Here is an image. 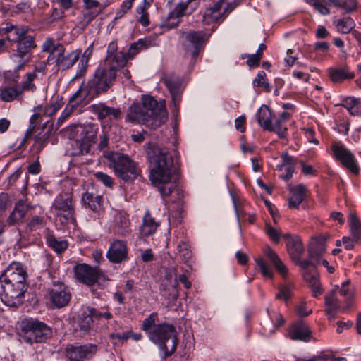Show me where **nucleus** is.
Here are the masks:
<instances>
[{"instance_id": "obj_18", "label": "nucleus", "mask_w": 361, "mask_h": 361, "mask_svg": "<svg viewBox=\"0 0 361 361\" xmlns=\"http://www.w3.org/2000/svg\"><path fill=\"white\" fill-rule=\"evenodd\" d=\"M49 293L51 303L57 308L66 306L71 298L68 287L59 281L54 283Z\"/></svg>"}, {"instance_id": "obj_2", "label": "nucleus", "mask_w": 361, "mask_h": 361, "mask_svg": "<svg viewBox=\"0 0 361 361\" xmlns=\"http://www.w3.org/2000/svg\"><path fill=\"white\" fill-rule=\"evenodd\" d=\"M159 316L157 312L151 313L142 321L141 329L146 333L148 338L158 345L162 353V359H166L174 353L177 348L178 338L176 327L169 323L156 324Z\"/></svg>"}, {"instance_id": "obj_41", "label": "nucleus", "mask_w": 361, "mask_h": 361, "mask_svg": "<svg viewBox=\"0 0 361 361\" xmlns=\"http://www.w3.org/2000/svg\"><path fill=\"white\" fill-rule=\"evenodd\" d=\"M21 94L22 91L18 90L13 87L0 88V97L4 102H11L17 99Z\"/></svg>"}, {"instance_id": "obj_33", "label": "nucleus", "mask_w": 361, "mask_h": 361, "mask_svg": "<svg viewBox=\"0 0 361 361\" xmlns=\"http://www.w3.org/2000/svg\"><path fill=\"white\" fill-rule=\"evenodd\" d=\"M350 281L349 280H346L345 281L341 283V286H338L339 293L345 298V302L346 305L343 308V312L347 311L351 306L352 301L354 296V293L353 288L350 287Z\"/></svg>"}, {"instance_id": "obj_30", "label": "nucleus", "mask_w": 361, "mask_h": 361, "mask_svg": "<svg viewBox=\"0 0 361 361\" xmlns=\"http://www.w3.org/2000/svg\"><path fill=\"white\" fill-rule=\"evenodd\" d=\"M272 112L266 105H262L256 114L259 125L264 130L271 128Z\"/></svg>"}, {"instance_id": "obj_58", "label": "nucleus", "mask_w": 361, "mask_h": 361, "mask_svg": "<svg viewBox=\"0 0 361 361\" xmlns=\"http://www.w3.org/2000/svg\"><path fill=\"white\" fill-rule=\"evenodd\" d=\"M266 233L272 241L275 243L279 242L281 238L280 232L269 224L266 225Z\"/></svg>"}, {"instance_id": "obj_17", "label": "nucleus", "mask_w": 361, "mask_h": 361, "mask_svg": "<svg viewBox=\"0 0 361 361\" xmlns=\"http://www.w3.org/2000/svg\"><path fill=\"white\" fill-rule=\"evenodd\" d=\"M26 276L27 273L23 264L20 262H13L1 274L0 279L3 280V281L13 283L18 288L19 286L26 288Z\"/></svg>"}, {"instance_id": "obj_19", "label": "nucleus", "mask_w": 361, "mask_h": 361, "mask_svg": "<svg viewBox=\"0 0 361 361\" xmlns=\"http://www.w3.org/2000/svg\"><path fill=\"white\" fill-rule=\"evenodd\" d=\"M332 150L338 159L352 173H358V166L355 156L344 145L334 144Z\"/></svg>"}, {"instance_id": "obj_42", "label": "nucleus", "mask_w": 361, "mask_h": 361, "mask_svg": "<svg viewBox=\"0 0 361 361\" xmlns=\"http://www.w3.org/2000/svg\"><path fill=\"white\" fill-rule=\"evenodd\" d=\"M94 317L92 314H90L87 310L82 313V316L80 317L79 321V326L81 331L84 334H87L90 331L92 328L93 324L92 318Z\"/></svg>"}, {"instance_id": "obj_13", "label": "nucleus", "mask_w": 361, "mask_h": 361, "mask_svg": "<svg viewBox=\"0 0 361 361\" xmlns=\"http://www.w3.org/2000/svg\"><path fill=\"white\" fill-rule=\"evenodd\" d=\"M200 1V0H187L186 2H180L178 4L173 11L168 15L164 26L167 29H171L177 26L182 16L190 14L197 8Z\"/></svg>"}, {"instance_id": "obj_34", "label": "nucleus", "mask_w": 361, "mask_h": 361, "mask_svg": "<svg viewBox=\"0 0 361 361\" xmlns=\"http://www.w3.org/2000/svg\"><path fill=\"white\" fill-rule=\"evenodd\" d=\"M348 223L350 226V234L355 243L361 240V222L357 216L350 213L349 214Z\"/></svg>"}, {"instance_id": "obj_3", "label": "nucleus", "mask_w": 361, "mask_h": 361, "mask_svg": "<svg viewBox=\"0 0 361 361\" xmlns=\"http://www.w3.org/2000/svg\"><path fill=\"white\" fill-rule=\"evenodd\" d=\"M127 119L133 123L156 129L167 119L165 101H157L149 95H143L142 103H134L128 109Z\"/></svg>"}, {"instance_id": "obj_32", "label": "nucleus", "mask_w": 361, "mask_h": 361, "mask_svg": "<svg viewBox=\"0 0 361 361\" xmlns=\"http://www.w3.org/2000/svg\"><path fill=\"white\" fill-rule=\"evenodd\" d=\"M46 241L48 246L59 254L63 252L68 247V243L66 240L58 239L49 233L46 235Z\"/></svg>"}, {"instance_id": "obj_28", "label": "nucleus", "mask_w": 361, "mask_h": 361, "mask_svg": "<svg viewBox=\"0 0 361 361\" xmlns=\"http://www.w3.org/2000/svg\"><path fill=\"white\" fill-rule=\"evenodd\" d=\"M159 226V222L152 216L149 211H147L142 218V225L140 226V233L142 237H147L153 235Z\"/></svg>"}, {"instance_id": "obj_46", "label": "nucleus", "mask_w": 361, "mask_h": 361, "mask_svg": "<svg viewBox=\"0 0 361 361\" xmlns=\"http://www.w3.org/2000/svg\"><path fill=\"white\" fill-rule=\"evenodd\" d=\"M36 78V73L35 72L27 73L26 74L25 79L22 82V88L20 90L22 91H35L36 89L35 85L33 83V80Z\"/></svg>"}, {"instance_id": "obj_7", "label": "nucleus", "mask_w": 361, "mask_h": 361, "mask_svg": "<svg viewBox=\"0 0 361 361\" xmlns=\"http://www.w3.org/2000/svg\"><path fill=\"white\" fill-rule=\"evenodd\" d=\"M75 278L88 286L97 284L100 287L106 286L108 277L99 268L91 267L85 263L78 264L73 267Z\"/></svg>"}, {"instance_id": "obj_35", "label": "nucleus", "mask_w": 361, "mask_h": 361, "mask_svg": "<svg viewBox=\"0 0 361 361\" xmlns=\"http://www.w3.org/2000/svg\"><path fill=\"white\" fill-rule=\"evenodd\" d=\"M100 195H94L91 192H85L82 197L83 204L90 208L94 212H98L101 208Z\"/></svg>"}, {"instance_id": "obj_55", "label": "nucleus", "mask_w": 361, "mask_h": 361, "mask_svg": "<svg viewBox=\"0 0 361 361\" xmlns=\"http://www.w3.org/2000/svg\"><path fill=\"white\" fill-rule=\"evenodd\" d=\"M44 226V218L38 216L32 217L30 222L27 224V227L32 231H35L40 228H42Z\"/></svg>"}, {"instance_id": "obj_61", "label": "nucleus", "mask_w": 361, "mask_h": 361, "mask_svg": "<svg viewBox=\"0 0 361 361\" xmlns=\"http://www.w3.org/2000/svg\"><path fill=\"white\" fill-rule=\"evenodd\" d=\"M145 6H142L137 9V12L140 14L139 22L144 26L147 27L149 24L148 13L146 12Z\"/></svg>"}, {"instance_id": "obj_5", "label": "nucleus", "mask_w": 361, "mask_h": 361, "mask_svg": "<svg viewBox=\"0 0 361 361\" xmlns=\"http://www.w3.org/2000/svg\"><path fill=\"white\" fill-rule=\"evenodd\" d=\"M42 51L49 54L47 61L55 59L56 66L62 70L71 68L78 60L80 53L72 51L66 54V49L61 43H55L52 38H47L44 42Z\"/></svg>"}, {"instance_id": "obj_6", "label": "nucleus", "mask_w": 361, "mask_h": 361, "mask_svg": "<svg viewBox=\"0 0 361 361\" xmlns=\"http://www.w3.org/2000/svg\"><path fill=\"white\" fill-rule=\"evenodd\" d=\"M121 68L106 62L101 63L88 81L92 92L97 96L106 92L116 81L117 71Z\"/></svg>"}, {"instance_id": "obj_29", "label": "nucleus", "mask_w": 361, "mask_h": 361, "mask_svg": "<svg viewBox=\"0 0 361 361\" xmlns=\"http://www.w3.org/2000/svg\"><path fill=\"white\" fill-rule=\"evenodd\" d=\"M290 192L291 196L288 199V207L298 208L307 197V188L304 185L299 184L290 188Z\"/></svg>"}, {"instance_id": "obj_14", "label": "nucleus", "mask_w": 361, "mask_h": 361, "mask_svg": "<svg viewBox=\"0 0 361 361\" xmlns=\"http://www.w3.org/2000/svg\"><path fill=\"white\" fill-rule=\"evenodd\" d=\"M97 351V346L94 344L81 345L78 343L68 344L65 348L66 357L70 361H84L92 358Z\"/></svg>"}, {"instance_id": "obj_59", "label": "nucleus", "mask_w": 361, "mask_h": 361, "mask_svg": "<svg viewBox=\"0 0 361 361\" xmlns=\"http://www.w3.org/2000/svg\"><path fill=\"white\" fill-rule=\"evenodd\" d=\"M173 276L175 277V279H174V282L171 285V286L176 291L177 287L178 286V278H177V270L176 268H171V269H167L166 271V274H165L166 280L171 282V280L172 279V278Z\"/></svg>"}, {"instance_id": "obj_16", "label": "nucleus", "mask_w": 361, "mask_h": 361, "mask_svg": "<svg viewBox=\"0 0 361 361\" xmlns=\"http://www.w3.org/2000/svg\"><path fill=\"white\" fill-rule=\"evenodd\" d=\"M231 5L230 3H224L223 0H219L212 6L205 10L202 16V23L209 25L217 23L219 20H224L232 11Z\"/></svg>"}, {"instance_id": "obj_27", "label": "nucleus", "mask_w": 361, "mask_h": 361, "mask_svg": "<svg viewBox=\"0 0 361 361\" xmlns=\"http://www.w3.org/2000/svg\"><path fill=\"white\" fill-rule=\"evenodd\" d=\"M96 97H97V95L92 92L90 84L88 82L87 84L83 82L80 88L70 98L69 104H72L74 106H78L85 99H92Z\"/></svg>"}, {"instance_id": "obj_31", "label": "nucleus", "mask_w": 361, "mask_h": 361, "mask_svg": "<svg viewBox=\"0 0 361 361\" xmlns=\"http://www.w3.org/2000/svg\"><path fill=\"white\" fill-rule=\"evenodd\" d=\"M27 209V205L23 201L18 202L8 217V224L13 225L21 221L25 216Z\"/></svg>"}, {"instance_id": "obj_52", "label": "nucleus", "mask_w": 361, "mask_h": 361, "mask_svg": "<svg viewBox=\"0 0 361 361\" xmlns=\"http://www.w3.org/2000/svg\"><path fill=\"white\" fill-rule=\"evenodd\" d=\"M283 121L280 119H278L274 124L271 123V128L267 129V130L274 131L280 137H285L287 133V128L283 126Z\"/></svg>"}, {"instance_id": "obj_45", "label": "nucleus", "mask_w": 361, "mask_h": 361, "mask_svg": "<svg viewBox=\"0 0 361 361\" xmlns=\"http://www.w3.org/2000/svg\"><path fill=\"white\" fill-rule=\"evenodd\" d=\"M324 238L317 239V244L315 245H311L309 248V256L311 259L319 257L325 251V247L324 245Z\"/></svg>"}, {"instance_id": "obj_22", "label": "nucleus", "mask_w": 361, "mask_h": 361, "mask_svg": "<svg viewBox=\"0 0 361 361\" xmlns=\"http://www.w3.org/2000/svg\"><path fill=\"white\" fill-rule=\"evenodd\" d=\"M289 337L292 340L308 342L312 332L309 326L302 320L293 323L288 330Z\"/></svg>"}, {"instance_id": "obj_44", "label": "nucleus", "mask_w": 361, "mask_h": 361, "mask_svg": "<svg viewBox=\"0 0 361 361\" xmlns=\"http://www.w3.org/2000/svg\"><path fill=\"white\" fill-rule=\"evenodd\" d=\"M309 4L322 15H329L330 11L328 6L331 4L329 0H307Z\"/></svg>"}, {"instance_id": "obj_63", "label": "nucleus", "mask_w": 361, "mask_h": 361, "mask_svg": "<svg viewBox=\"0 0 361 361\" xmlns=\"http://www.w3.org/2000/svg\"><path fill=\"white\" fill-rule=\"evenodd\" d=\"M281 158L283 160V163L281 165H278V168L280 170H281L282 167L285 165H287V166H294L295 163L293 158L291 156H290L287 152H283L281 154Z\"/></svg>"}, {"instance_id": "obj_37", "label": "nucleus", "mask_w": 361, "mask_h": 361, "mask_svg": "<svg viewBox=\"0 0 361 361\" xmlns=\"http://www.w3.org/2000/svg\"><path fill=\"white\" fill-rule=\"evenodd\" d=\"M350 114L353 116L361 115V100L355 97H347L342 104Z\"/></svg>"}, {"instance_id": "obj_51", "label": "nucleus", "mask_w": 361, "mask_h": 361, "mask_svg": "<svg viewBox=\"0 0 361 361\" xmlns=\"http://www.w3.org/2000/svg\"><path fill=\"white\" fill-rule=\"evenodd\" d=\"M27 32V27L16 25L11 35L12 36L10 37L8 40L17 42L18 40L22 39L24 36H27L26 33Z\"/></svg>"}, {"instance_id": "obj_26", "label": "nucleus", "mask_w": 361, "mask_h": 361, "mask_svg": "<svg viewBox=\"0 0 361 361\" xmlns=\"http://www.w3.org/2000/svg\"><path fill=\"white\" fill-rule=\"evenodd\" d=\"M163 82L170 92L174 105H178L181 94V81L180 78L173 75L166 76L163 78Z\"/></svg>"}, {"instance_id": "obj_1", "label": "nucleus", "mask_w": 361, "mask_h": 361, "mask_svg": "<svg viewBox=\"0 0 361 361\" xmlns=\"http://www.w3.org/2000/svg\"><path fill=\"white\" fill-rule=\"evenodd\" d=\"M147 154L150 167L149 180L152 185L157 188L162 197L174 194L173 201L179 203L183 198V192L178 186L176 170L169 149L152 146L147 150Z\"/></svg>"}, {"instance_id": "obj_60", "label": "nucleus", "mask_w": 361, "mask_h": 361, "mask_svg": "<svg viewBox=\"0 0 361 361\" xmlns=\"http://www.w3.org/2000/svg\"><path fill=\"white\" fill-rule=\"evenodd\" d=\"M256 263L259 267L263 276L267 277L272 276V271L270 267L264 262L262 258L256 259Z\"/></svg>"}, {"instance_id": "obj_4", "label": "nucleus", "mask_w": 361, "mask_h": 361, "mask_svg": "<svg viewBox=\"0 0 361 361\" xmlns=\"http://www.w3.org/2000/svg\"><path fill=\"white\" fill-rule=\"evenodd\" d=\"M51 329L44 322L30 318L21 322L20 336L30 345L44 343L51 335Z\"/></svg>"}, {"instance_id": "obj_11", "label": "nucleus", "mask_w": 361, "mask_h": 361, "mask_svg": "<svg viewBox=\"0 0 361 361\" xmlns=\"http://www.w3.org/2000/svg\"><path fill=\"white\" fill-rule=\"evenodd\" d=\"M27 288L19 286L0 279V296L2 302L8 307H17L22 304V298Z\"/></svg>"}, {"instance_id": "obj_40", "label": "nucleus", "mask_w": 361, "mask_h": 361, "mask_svg": "<svg viewBox=\"0 0 361 361\" xmlns=\"http://www.w3.org/2000/svg\"><path fill=\"white\" fill-rule=\"evenodd\" d=\"M334 6L343 8L345 13H351L357 7V0H329Z\"/></svg>"}, {"instance_id": "obj_38", "label": "nucleus", "mask_w": 361, "mask_h": 361, "mask_svg": "<svg viewBox=\"0 0 361 361\" xmlns=\"http://www.w3.org/2000/svg\"><path fill=\"white\" fill-rule=\"evenodd\" d=\"M338 30L340 32L347 34L350 32L355 27V23L350 17H344L336 20L334 22Z\"/></svg>"}, {"instance_id": "obj_25", "label": "nucleus", "mask_w": 361, "mask_h": 361, "mask_svg": "<svg viewBox=\"0 0 361 361\" xmlns=\"http://www.w3.org/2000/svg\"><path fill=\"white\" fill-rule=\"evenodd\" d=\"M338 286L336 285L333 290L325 295V313L329 319H334L340 308V302L336 297V290Z\"/></svg>"}, {"instance_id": "obj_10", "label": "nucleus", "mask_w": 361, "mask_h": 361, "mask_svg": "<svg viewBox=\"0 0 361 361\" xmlns=\"http://www.w3.org/2000/svg\"><path fill=\"white\" fill-rule=\"evenodd\" d=\"M209 37L210 34L202 30L183 32L182 43L186 53L190 54L192 58L197 57L200 51L204 48Z\"/></svg>"}, {"instance_id": "obj_39", "label": "nucleus", "mask_w": 361, "mask_h": 361, "mask_svg": "<svg viewBox=\"0 0 361 361\" xmlns=\"http://www.w3.org/2000/svg\"><path fill=\"white\" fill-rule=\"evenodd\" d=\"M114 221L118 226V234L126 235L129 233V221L126 214L118 213L114 217Z\"/></svg>"}, {"instance_id": "obj_8", "label": "nucleus", "mask_w": 361, "mask_h": 361, "mask_svg": "<svg viewBox=\"0 0 361 361\" xmlns=\"http://www.w3.org/2000/svg\"><path fill=\"white\" fill-rule=\"evenodd\" d=\"M109 160L115 173L125 181L135 178L139 173L136 164L127 155L120 153L112 154L109 157Z\"/></svg>"}, {"instance_id": "obj_36", "label": "nucleus", "mask_w": 361, "mask_h": 361, "mask_svg": "<svg viewBox=\"0 0 361 361\" xmlns=\"http://www.w3.org/2000/svg\"><path fill=\"white\" fill-rule=\"evenodd\" d=\"M329 73L334 82H340L345 79H352L355 76L354 73L348 71V68H330Z\"/></svg>"}, {"instance_id": "obj_23", "label": "nucleus", "mask_w": 361, "mask_h": 361, "mask_svg": "<svg viewBox=\"0 0 361 361\" xmlns=\"http://www.w3.org/2000/svg\"><path fill=\"white\" fill-rule=\"evenodd\" d=\"M283 238L286 241L287 250L291 259L293 261H298L305 250L300 238L290 234L283 235Z\"/></svg>"}, {"instance_id": "obj_62", "label": "nucleus", "mask_w": 361, "mask_h": 361, "mask_svg": "<svg viewBox=\"0 0 361 361\" xmlns=\"http://www.w3.org/2000/svg\"><path fill=\"white\" fill-rule=\"evenodd\" d=\"M41 114L39 113L34 114L30 119V126L26 132V136H30L35 128V123L40 118Z\"/></svg>"}, {"instance_id": "obj_21", "label": "nucleus", "mask_w": 361, "mask_h": 361, "mask_svg": "<svg viewBox=\"0 0 361 361\" xmlns=\"http://www.w3.org/2000/svg\"><path fill=\"white\" fill-rule=\"evenodd\" d=\"M92 111L97 115L99 121L108 119L109 121L118 120L121 116L120 108H113L105 105L104 103H98L91 106Z\"/></svg>"}, {"instance_id": "obj_54", "label": "nucleus", "mask_w": 361, "mask_h": 361, "mask_svg": "<svg viewBox=\"0 0 361 361\" xmlns=\"http://www.w3.org/2000/svg\"><path fill=\"white\" fill-rule=\"evenodd\" d=\"M291 295V289L287 285L279 286V293L276 295V299H282L287 301Z\"/></svg>"}, {"instance_id": "obj_24", "label": "nucleus", "mask_w": 361, "mask_h": 361, "mask_svg": "<svg viewBox=\"0 0 361 361\" xmlns=\"http://www.w3.org/2000/svg\"><path fill=\"white\" fill-rule=\"evenodd\" d=\"M118 44L116 41L110 42L107 47V55L104 62L123 67L126 63V56L123 51H117Z\"/></svg>"}, {"instance_id": "obj_49", "label": "nucleus", "mask_w": 361, "mask_h": 361, "mask_svg": "<svg viewBox=\"0 0 361 361\" xmlns=\"http://www.w3.org/2000/svg\"><path fill=\"white\" fill-rule=\"evenodd\" d=\"M60 109V104L58 102H51L46 106L43 107L42 105H38L37 109L43 111V115L46 116H51L54 115Z\"/></svg>"}, {"instance_id": "obj_48", "label": "nucleus", "mask_w": 361, "mask_h": 361, "mask_svg": "<svg viewBox=\"0 0 361 361\" xmlns=\"http://www.w3.org/2000/svg\"><path fill=\"white\" fill-rule=\"evenodd\" d=\"M50 133L49 131L45 133H39L35 136V141L37 146V150L40 152L44 147L47 145Z\"/></svg>"}, {"instance_id": "obj_20", "label": "nucleus", "mask_w": 361, "mask_h": 361, "mask_svg": "<svg viewBox=\"0 0 361 361\" xmlns=\"http://www.w3.org/2000/svg\"><path fill=\"white\" fill-rule=\"evenodd\" d=\"M106 257L110 262L116 264L127 260L128 258L127 242L122 240H114L109 246Z\"/></svg>"}, {"instance_id": "obj_9", "label": "nucleus", "mask_w": 361, "mask_h": 361, "mask_svg": "<svg viewBox=\"0 0 361 361\" xmlns=\"http://www.w3.org/2000/svg\"><path fill=\"white\" fill-rule=\"evenodd\" d=\"M77 137L72 140L71 154L73 156L85 155L96 141L97 132L92 127H78L75 129Z\"/></svg>"}, {"instance_id": "obj_15", "label": "nucleus", "mask_w": 361, "mask_h": 361, "mask_svg": "<svg viewBox=\"0 0 361 361\" xmlns=\"http://www.w3.org/2000/svg\"><path fill=\"white\" fill-rule=\"evenodd\" d=\"M53 209L61 224L75 223L74 208L71 198L58 197L53 204Z\"/></svg>"}, {"instance_id": "obj_53", "label": "nucleus", "mask_w": 361, "mask_h": 361, "mask_svg": "<svg viewBox=\"0 0 361 361\" xmlns=\"http://www.w3.org/2000/svg\"><path fill=\"white\" fill-rule=\"evenodd\" d=\"M94 177L97 180L100 181L108 188H112L114 185L113 178L106 173L99 171L94 173Z\"/></svg>"}, {"instance_id": "obj_64", "label": "nucleus", "mask_w": 361, "mask_h": 361, "mask_svg": "<svg viewBox=\"0 0 361 361\" xmlns=\"http://www.w3.org/2000/svg\"><path fill=\"white\" fill-rule=\"evenodd\" d=\"M261 57L257 54H250L247 57V63L250 67H257L259 66Z\"/></svg>"}, {"instance_id": "obj_57", "label": "nucleus", "mask_w": 361, "mask_h": 361, "mask_svg": "<svg viewBox=\"0 0 361 361\" xmlns=\"http://www.w3.org/2000/svg\"><path fill=\"white\" fill-rule=\"evenodd\" d=\"M135 0H126L123 2L121 6L120 9L116 12L115 19H118L122 18L128 10H130L132 7L133 2Z\"/></svg>"}, {"instance_id": "obj_50", "label": "nucleus", "mask_w": 361, "mask_h": 361, "mask_svg": "<svg viewBox=\"0 0 361 361\" xmlns=\"http://www.w3.org/2000/svg\"><path fill=\"white\" fill-rule=\"evenodd\" d=\"M272 264L275 266L278 271L282 275L285 276L287 273V269L285 265L282 263L277 254L274 252L271 255L268 257Z\"/></svg>"}, {"instance_id": "obj_43", "label": "nucleus", "mask_w": 361, "mask_h": 361, "mask_svg": "<svg viewBox=\"0 0 361 361\" xmlns=\"http://www.w3.org/2000/svg\"><path fill=\"white\" fill-rule=\"evenodd\" d=\"M148 47L149 43L142 39H139L137 42L133 43L128 49L127 54H125L126 56V61L128 59H131L137 55L142 48L147 49Z\"/></svg>"}, {"instance_id": "obj_47", "label": "nucleus", "mask_w": 361, "mask_h": 361, "mask_svg": "<svg viewBox=\"0 0 361 361\" xmlns=\"http://www.w3.org/2000/svg\"><path fill=\"white\" fill-rule=\"evenodd\" d=\"M178 251L180 258L185 263H187L192 257L190 246L184 241H181L178 245Z\"/></svg>"}, {"instance_id": "obj_12", "label": "nucleus", "mask_w": 361, "mask_h": 361, "mask_svg": "<svg viewBox=\"0 0 361 361\" xmlns=\"http://www.w3.org/2000/svg\"><path fill=\"white\" fill-rule=\"evenodd\" d=\"M17 43L16 49L11 55V59L18 63V68L24 67L25 63L30 60V51L36 47L35 38L32 36H24Z\"/></svg>"}, {"instance_id": "obj_56", "label": "nucleus", "mask_w": 361, "mask_h": 361, "mask_svg": "<svg viewBox=\"0 0 361 361\" xmlns=\"http://www.w3.org/2000/svg\"><path fill=\"white\" fill-rule=\"evenodd\" d=\"M310 284L314 297H317L323 293V289L321 287L320 283L315 276H311Z\"/></svg>"}]
</instances>
